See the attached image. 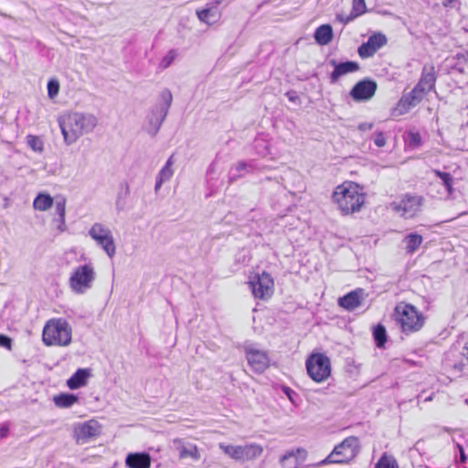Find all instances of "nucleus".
Instances as JSON below:
<instances>
[{"instance_id":"f257e3e1","label":"nucleus","mask_w":468,"mask_h":468,"mask_svg":"<svg viewBox=\"0 0 468 468\" xmlns=\"http://www.w3.org/2000/svg\"><path fill=\"white\" fill-rule=\"evenodd\" d=\"M58 124L65 144L70 145L82 135L91 133L98 124V119L91 113L67 112L59 116Z\"/></svg>"},{"instance_id":"f03ea898","label":"nucleus","mask_w":468,"mask_h":468,"mask_svg":"<svg viewBox=\"0 0 468 468\" xmlns=\"http://www.w3.org/2000/svg\"><path fill=\"white\" fill-rule=\"evenodd\" d=\"M332 199L342 214L350 215L361 209L366 196L358 184L345 182L335 187Z\"/></svg>"},{"instance_id":"7ed1b4c3","label":"nucleus","mask_w":468,"mask_h":468,"mask_svg":"<svg viewBox=\"0 0 468 468\" xmlns=\"http://www.w3.org/2000/svg\"><path fill=\"white\" fill-rule=\"evenodd\" d=\"M42 340L47 346H68L72 340V328L63 318L50 319L43 328Z\"/></svg>"},{"instance_id":"20e7f679","label":"nucleus","mask_w":468,"mask_h":468,"mask_svg":"<svg viewBox=\"0 0 468 468\" xmlns=\"http://www.w3.org/2000/svg\"><path fill=\"white\" fill-rule=\"evenodd\" d=\"M393 316L401 331L406 334L420 331L425 321L422 314L415 306L403 302L396 305Z\"/></svg>"},{"instance_id":"39448f33","label":"nucleus","mask_w":468,"mask_h":468,"mask_svg":"<svg viewBox=\"0 0 468 468\" xmlns=\"http://www.w3.org/2000/svg\"><path fill=\"white\" fill-rule=\"evenodd\" d=\"M161 102L154 105L146 117L144 130L151 135L155 136L159 132L161 125L167 116L169 108L172 104L173 96L170 90H164L160 93Z\"/></svg>"},{"instance_id":"423d86ee","label":"nucleus","mask_w":468,"mask_h":468,"mask_svg":"<svg viewBox=\"0 0 468 468\" xmlns=\"http://www.w3.org/2000/svg\"><path fill=\"white\" fill-rule=\"evenodd\" d=\"M360 448L359 441L355 436L345 439L336 445L333 452L324 460L312 466L318 467L328 463H346L352 461L358 453Z\"/></svg>"},{"instance_id":"0eeeda50","label":"nucleus","mask_w":468,"mask_h":468,"mask_svg":"<svg viewBox=\"0 0 468 468\" xmlns=\"http://www.w3.org/2000/svg\"><path fill=\"white\" fill-rule=\"evenodd\" d=\"M96 271L92 263L80 265L73 269L69 279V286L77 294H83L92 288Z\"/></svg>"},{"instance_id":"6e6552de","label":"nucleus","mask_w":468,"mask_h":468,"mask_svg":"<svg viewBox=\"0 0 468 468\" xmlns=\"http://www.w3.org/2000/svg\"><path fill=\"white\" fill-rule=\"evenodd\" d=\"M308 376L315 382H323L330 377L331 362L322 353H314L305 362Z\"/></svg>"},{"instance_id":"1a4fd4ad","label":"nucleus","mask_w":468,"mask_h":468,"mask_svg":"<svg viewBox=\"0 0 468 468\" xmlns=\"http://www.w3.org/2000/svg\"><path fill=\"white\" fill-rule=\"evenodd\" d=\"M219 449L231 459L237 462H248L259 458L263 448L257 443H248L245 445H226L219 443Z\"/></svg>"},{"instance_id":"9d476101","label":"nucleus","mask_w":468,"mask_h":468,"mask_svg":"<svg viewBox=\"0 0 468 468\" xmlns=\"http://www.w3.org/2000/svg\"><path fill=\"white\" fill-rule=\"evenodd\" d=\"M423 197L416 194H405L390 204L393 211L404 218H414L421 209Z\"/></svg>"},{"instance_id":"9b49d317","label":"nucleus","mask_w":468,"mask_h":468,"mask_svg":"<svg viewBox=\"0 0 468 468\" xmlns=\"http://www.w3.org/2000/svg\"><path fill=\"white\" fill-rule=\"evenodd\" d=\"M89 236L112 259L116 253V246L110 229L101 223H94L89 229Z\"/></svg>"},{"instance_id":"f8f14e48","label":"nucleus","mask_w":468,"mask_h":468,"mask_svg":"<svg viewBox=\"0 0 468 468\" xmlns=\"http://www.w3.org/2000/svg\"><path fill=\"white\" fill-rule=\"evenodd\" d=\"M249 286L253 296L257 299L267 300L273 294L274 282L266 271L251 276Z\"/></svg>"},{"instance_id":"ddd939ff","label":"nucleus","mask_w":468,"mask_h":468,"mask_svg":"<svg viewBox=\"0 0 468 468\" xmlns=\"http://www.w3.org/2000/svg\"><path fill=\"white\" fill-rule=\"evenodd\" d=\"M244 353L249 366L256 373H262L270 367L268 353L260 349L256 344L245 343Z\"/></svg>"},{"instance_id":"4468645a","label":"nucleus","mask_w":468,"mask_h":468,"mask_svg":"<svg viewBox=\"0 0 468 468\" xmlns=\"http://www.w3.org/2000/svg\"><path fill=\"white\" fill-rule=\"evenodd\" d=\"M101 426L96 420L74 424L72 436L78 444H83L100 435Z\"/></svg>"},{"instance_id":"2eb2a0df","label":"nucleus","mask_w":468,"mask_h":468,"mask_svg":"<svg viewBox=\"0 0 468 468\" xmlns=\"http://www.w3.org/2000/svg\"><path fill=\"white\" fill-rule=\"evenodd\" d=\"M388 42L386 36L382 33H374L367 41L363 43L357 49L360 58H367L373 57L374 54Z\"/></svg>"},{"instance_id":"dca6fc26","label":"nucleus","mask_w":468,"mask_h":468,"mask_svg":"<svg viewBox=\"0 0 468 468\" xmlns=\"http://www.w3.org/2000/svg\"><path fill=\"white\" fill-rule=\"evenodd\" d=\"M307 451L303 448L286 452L281 458L280 463L282 468H314L313 464L301 467V464L307 458Z\"/></svg>"},{"instance_id":"f3484780","label":"nucleus","mask_w":468,"mask_h":468,"mask_svg":"<svg viewBox=\"0 0 468 468\" xmlns=\"http://www.w3.org/2000/svg\"><path fill=\"white\" fill-rule=\"evenodd\" d=\"M377 83L371 80L358 81L351 90L350 96L356 101H368L376 93Z\"/></svg>"},{"instance_id":"a211bd4d","label":"nucleus","mask_w":468,"mask_h":468,"mask_svg":"<svg viewBox=\"0 0 468 468\" xmlns=\"http://www.w3.org/2000/svg\"><path fill=\"white\" fill-rule=\"evenodd\" d=\"M329 64L334 68L330 74L331 83H335L341 77L356 72L360 69L359 64L355 61L338 62L333 58L329 60Z\"/></svg>"},{"instance_id":"6ab92c4d","label":"nucleus","mask_w":468,"mask_h":468,"mask_svg":"<svg viewBox=\"0 0 468 468\" xmlns=\"http://www.w3.org/2000/svg\"><path fill=\"white\" fill-rule=\"evenodd\" d=\"M427 93L425 88L423 89L417 84L410 92L403 95L399 100L398 107L402 108L401 113L420 103Z\"/></svg>"},{"instance_id":"aec40b11","label":"nucleus","mask_w":468,"mask_h":468,"mask_svg":"<svg viewBox=\"0 0 468 468\" xmlns=\"http://www.w3.org/2000/svg\"><path fill=\"white\" fill-rule=\"evenodd\" d=\"M362 294V290L353 291L346 295L340 297L338 299V304L348 311L355 310L361 305L363 299Z\"/></svg>"},{"instance_id":"412c9836","label":"nucleus","mask_w":468,"mask_h":468,"mask_svg":"<svg viewBox=\"0 0 468 468\" xmlns=\"http://www.w3.org/2000/svg\"><path fill=\"white\" fill-rule=\"evenodd\" d=\"M197 16L200 21L212 25L220 18V12L216 4H208L201 10H197Z\"/></svg>"},{"instance_id":"4be33fe9","label":"nucleus","mask_w":468,"mask_h":468,"mask_svg":"<svg viewBox=\"0 0 468 468\" xmlns=\"http://www.w3.org/2000/svg\"><path fill=\"white\" fill-rule=\"evenodd\" d=\"M175 164L174 155L172 154L166 161L165 165L162 167L156 176V182L154 186V191L158 192L162 185L167 181H169L173 175L174 169L173 165Z\"/></svg>"},{"instance_id":"5701e85b","label":"nucleus","mask_w":468,"mask_h":468,"mask_svg":"<svg viewBox=\"0 0 468 468\" xmlns=\"http://www.w3.org/2000/svg\"><path fill=\"white\" fill-rule=\"evenodd\" d=\"M125 463L129 468H150L151 458L148 453H129Z\"/></svg>"},{"instance_id":"b1692460","label":"nucleus","mask_w":468,"mask_h":468,"mask_svg":"<svg viewBox=\"0 0 468 468\" xmlns=\"http://www.w3.org/2000/svg\"><path fill=\"white\" fill-rule=\"evenodd\" d=\"M436 82L435 69L431 65H425L422 69L420 80L417 83L429 92L433 90Z\"/></svg>"},{"instance_id":"393cba45","label":"nucleus","mask_w":468,"mask_h":468,"mask_svg":"<svg viewBox=\"0 0 468 468\" xmlns=\"http://www.w3.org/2000/svg\"><path fill=\"white\" fill-rule=\"evenodd\" d=\"M89 377V369L80 368L68 379L67 385L70 389H77L86 384Z\"/></svg>"},{"instance_id":"a878e982","label":"nucleus","mask_w":468,"mask_h":468,"mask_svg":"<svg viewBox=\"0 0 468 468\" xmlns=\"http://www.w3.org/2000/svg\"><path fill=\"white\" fill-rule=\"evenodd\" d=\"M314 39L321 46L328 45L333 39L332 27L328 24L318 27L314 32Z\"/></svg>"},{"instance_id":"bb28decb","label":"nucleus","mask_w":468,"mask_h":468,"mask_svg":"<svg viewBox=\"0 0 468 468\" xmlns=\"http://www.w3.org/2000/svg\"><path fill=\"white\" fill-rule=\"evenodd\" d=\"M423 241V238L421 235L417 233H410L403 239V243L405 244V250L407 253L413 254L417 251Z\"/></svg>"},{"instance_id":"cd10ccee","label":"nucleus","mask_w":468,"mask_h":468,"mask_svg":"<svg viewBox=\"0 0 468 468\" xmlns=\"http://www.w3.org/2000/svg\"><path fill=\"white\" fill-rule=\"evenodd\" d=\"M53 201L50 195L40 193L35 198L33 207L36 210L46 211L52 207Z\"/></svg>"},{"instance_id":"c85d7f7f","label":"nucleus","mask_w":468,"mask_h":468,"mask_svg":"<svg viewBox=\"0 0 468 468\" xmlns=\"http://www.w3.org/2000/svg\"><path fill=\"white\" fill-rule=\"evenodd\" d=\"M56 213L58 215V229L60 231L66 229L65 214H66V198L64 197H58L55 202Z\"/></svg>"},{"instance_id":"c756f323","label":"nucleus","mask_w":468,"mask_h":468,"mask_svg":"<svg viewBox=\"0 0 468 468\" xmlns=\"http://www.w3.org/2000/svg\"><path fill=\"white\" fill-rule=\"evenodd\" d=\"M78 401V397L73 394H60L54 398V402L57 407L69 408Z\"/></svg>"},{"instance_id":"7c9ffc66","label":"nucleus","mask_w":468,"mask_h":468,"mask_svg":"<svg viewBox=\"0 0 468 468\" xmlns=\"http://www.w3.org/2000/svg\"><path fill=\"white\" fill-rule=\"evenodd\" d=\"M179 457L181 459L191 457L194 460H199L200 453L196 445H190L189 447L181 446L179 448Z\"/></svg>"},{"instance_id":"2f4dec72","label":"nucleus","mask_w":468,"mask_h":468,"mask_svg":"<svg viewBox=\"0 0 468 468\" xmlns=\"http://www.w3.org/2000/svg\"><path fill=\"white\" fill-rule=\"evenodd\" d=\"M27 145L37 153H42L44 150V144L40 137L29 134L27 136Z\"/></svg>"},{"instance_id":"473e14b6","label":"nucleus","mask_w":468,"mask_h":468,"mask_svg":"<svg viewBox=\"0 0 468 468\" xmlns=\"http://www.w3.org/2000/svg\"><path fill=\"white\" fill-rule=\"evenodd\" d=\"M373 335H374V338L377 343V346L378 347H382L387 341L385 327L381 324H378L374 329Z\"/></svg>"},{"instance_id":"72a5a7b5","label":"nucleus","mask_w":468,"mask_h":468,"mask_svg":"<svg viewBox=\"0 0 468 468\" xmlns=\"http://www.w3.org/2000/svg\"><path fill=\"white\" fill-rule=\"evenodd\" d=\"M434 174L442 181L444 186L447 189L449 194L452 192V183L453 177L450 173L441 172L439 170H434Z\"/></svg>"},{"instance_id":"f704fd0d","label":"nucleus","mask_w":468,"mask_h":468,"mask_svg":"<svg viewBox=\"0 0 468 468\" xmlns=\"http://www.w3.org/2000/svg\"><path fill=\"white\" fill-rule=\"evenodd\" d=\"M376 468H399V466L395 458L383 454L378 460Z\"/></svg>"},{"instance_id":"c9c22d12","label":"nucleus","mask_w":468,"mask_h":468,"mask_svg":"<svg viewBox=\"0 0 468 468\" xmlns=\"http://www.w3.org/2000/svg\"><path fill=\"white\" fill-rule=\"evenodd\" d=\"M248 168V165L247 163L243 162V161H240L239 162L238 164H236L233 167H232V170L235 171L236 173H234L229 180L230 182H233L235 180H237V178L240 177L241 176V172L243 171H246Z\"/></svg>"},{"instance_id":"e433bc0d","label":"nucleus","mask_w":468,"mask_h":468,"mask_svg":"<svg viewBox=\"0 0 468 468\" xmlns=\"http://www.w3.org/2000/svg\"><path fill=\"white\" fill-rule=\"evenodd\" d=\"M59 91V83L58 80H51L48 83V94L50 99H54Z\"/></svg>"},{"instance_id":"4c0bfd02","label":"nucleus","mask_w":468,"mask_h":468,"mask_svg":"<svg viewBox=\"0 0 468 468\" xmlns=\"http://www.w3.org/2000/svg\"><path fill=\"white\" fill-rule=\"evenodd\" d=\"M367 10L365 0H353V12L355 16H360Z\"/></svg>"},{"instance_id":"58836bf2","label":"nucleus","mask_w":468,"mask_h":468,"mask_svg":"<svg viewBox=\"0 0 468 468\" xmlns=\"http://www.w3.org/2000/svg\"><path fill=\"white\" fill-rule=\"evenodd\" d=\"M409 145L411 147H418L420 144L421 138L418 133L410 132L408 134Z\"/></svg>"},{"instance_id":"ea45409f","label":"nucleus","mask_w":468,"mask_h":468,"mask_svg":"<svg viewBox=\"0 0 468 468\" xmlns=\"http://www.w3.org/2000/svg\"><path fill=\"white\" fill-rule=\"evenodd\" d=\"M176 57V52L175 50H170L162 59L161 66L165 69L170 66L173 60Z\"/></svg>"},{"instance_id":"a19ab883","label":"nucleus","mask_w":468,"mask_h":468,"mask_svg":"<svg viewBox=\"0 0 468 468\" xmlns=\"http://www.w3.org/2000/svg\"><path fill=\"white\" fill-rule=\"evenodd\" d=\"M0 346H5L8 350H11L12 348V341L11 338L5 335H0Z\"/></svg>"},{"instance_id":"79ce46f5","label":"nucleus","mask_w":468,"mask_h":468,"mask_svg":"<svg viewBox=\"0 0 468 468\" xmlns=\"http://www.w3.org/2000/svg\"><path fill=\"white\" fill-rule=\"evenodd\" d=\"M374 143L377 146L382 147L386 144V139L382 133H378L375 136Z\"/></svg>"},{"instance_id":"37998d69","label":"nucleus","mask_w":468,"mask_h":468,"mask_svg":"<svg viewBox=\"0 0 468 468\" xmlns=\"http://www.w3.org/2000/svg\"><path fill=\"white\" fill-rule=\"evenodd\" d=\"M358 16H355V13L352 11V13L349 16H338V19L343 22L344 24H347L348 22L352 21L354 18L357 17Z\"/></svg>"},{"instance_id":"c03bdc74","label":"nucleus","mask_w":468,"mask_h":468,"mask_svg":"<svg viewBox=\"0 0 468 468\" xmlns=\"http://www.w3.org/2000/svg\"><path fill=\"white\" fill-rule=\"evenodd\" d=\"M373 128L372 122H362L358 125V129L362 132L369 131Z\"/></svg>"},{"instance_id":"a18cd8bd","label":"nucleus","mask_w":468,"mask_h":468,"mask_svg":"<svg viewBox=\"0 0 468 468\" xmlns=\"http://www.w3.org/2000/svg\"><path fill=\"white\" fill-rule=\"evenodd\" d=\"M9 432V427L7 424H3L0 426V438H5L7 436Z\"/></svg>"},{"instance_id":"49530a36","label":"nucleus","mask_w":468,"mask_h":468,"mask_svg":"<svg viewBox=\"0 0 468 468\" xmlns=\"http://www.w3.org/2000/svg\"><path fill=\"white\" fill-rule=\"evenodd\" d=\"M457 446L460 451V460L462 463H464L466 461V456L464 454L463 449L460 444H458Z\"/></svg>"},{"instance_id":"de8ad7c7","label":"nucleus","mask_w":468,"mask_h":468,"mask_svg":"<svg viewBox=\"0 0 468 468\" xmlns=\"http://www.w3.org/2000/svg\"><path fill=\"white\" fill-rule=\"evenodd\" d=\"M425 400H426V401H430V400H431V397H428Z\"/></svg>"}]
</instances>
